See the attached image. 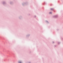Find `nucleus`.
Listing matches in <instances>:
<instances>
[{
    "instance_id": "2",
    "label": "nucleus",
    "mask_w": 63,
    "mask_h": 63,
    "mask_svg": "<svg viewBox=\"0 0 63 63\" xmlns=\"http://www.w3.org/2000/svg\"><path fill=\"white\" fill-rule=\"evenodd\" d=\"M19 63H21V62H19Z\"/></svg>"
},
{
    "instance_id": "1",
    "label": "nucleus",
    "mask_w": 63,
    "mask_h": 63,
    "mask_svg": "<svg viewBox=\"0 0 63 63\" xmlns=\"http://www.w3.org/2000/svg\"><path fill=\"white\" fill-rule=\"evenodd\" d=\"M54 10V9L53 8H51V10L52 11V10Z\"/></svg>"
},
{
    "instance_id": "3",
    "label": "nucleus",
    "mask_w": 63,
    "mask_h": 63,
    "mask_svg": "<svg viewBox=\"0 0 63 63\" xmlns=\"http://www.w3.org/2000/svg\"><path fill=\"white\" fill-rule=\"evenodd\" d=\"M52 13H51V12L49 13V14H52Z\"/></svg>"
}]
</instances>
